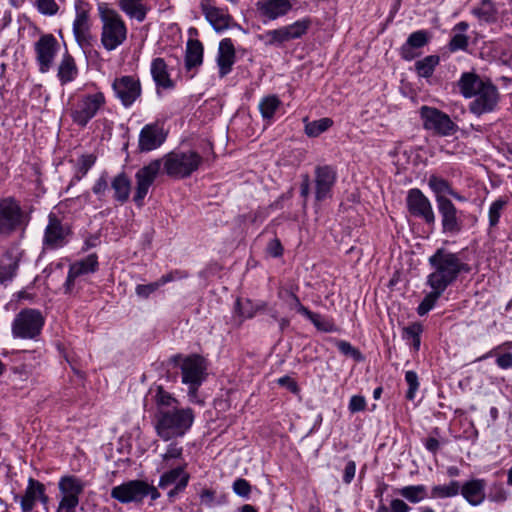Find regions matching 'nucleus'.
Returning a JSON list of instances; mask_svg holds the SVG:
<instances>
[{"label":"nucleus","mask_w":512,"mask_h":512,"mask_svg":"<svg viewBox=\"0 0 512 512\" xmlns=\"http://www.w3.org/2000/svg\"><path fill=\"white\" fill-rule=\"evenodd\" d=\"M440 63L438 55H428L421 60L415 62V71L419 77L430 78Z\"/></svg>","instance_id":"obj_46"},{"label":"nucleus","mask_w":512,"mask_h":512,"mask_svg":"<svg viewBox=\"0 0 512 512\" xmlns=\"http://www.w3.org/2000/svg\"><path fill=\"white\" fill-rule=\"evenodd\" d=\"M333 120L329 117H324L314 121H307L305 119V134L310 138H315L327 131L333 126Z\"/></svg>","instance_id":"obj_47"},{"label":"nucleus","mask_w":512,"mask_h":512,"mask_svg":"<svg viewBox=\"0 0 512 512\" xmlns=\"http://www.w3.org/2000/svg\"><path fill=\"white\" fill-rule=\"evenodd\" d=\"M151 75L158 88L173 89L174 81L171 79L168 66L161 57L154 58L151 62Z\"/></svg>","instance_id":"obj_32"},{"label":"nucleus","mask_w":512,"mask_h":512,"mask_svg":"<svg viewBox=\"0 0 512 512\" xmlns=\"http://www.w3.org/2000/svg\"><path fill=\"white\" fill-rule=\"evenodd\" d=\"M268 310V302L264 300H253L251 298L237 297L233 305V321L237 328L257 314Z\"/></svg>","instance_id":"obj_22"},{"label":"nucleus","mask_w":512,"mask_h":512,"mask_svg":"<svg viewBox=\"0 0 512 512\" xmlns=\"http://www.w3.org/2000/svg\"><path fill=\"white\" fill-rule=\"evenodd\" d=\"M72 234V227L63 223L55 213L50 212L42 238L43 248L46 250L61 249L69 243Z\"/></svg>","instance_id":"obj_13"},{"label":"nucleus","mask_w":512,"mask_h":512,"mask_svg":"<svg viewBox=\"0 0 512 512\" xmlns=\"http://www.w3.org/2000/svg\"><path fill=\"white\" fill-rule=\"evenodd\" d=\"M59 50V43L51 33L43 34L34 44L36 61L41 73H46L52 67Z\"/></svg>","instance_id":"obj_21"},{"label":"nucleus","mask_w":512,"mask_h":512,"mask_svg":"<svg viewBox=\"0 0 512 512\" xmlns=\"http://www.w3.org/2000/svg\"><path fill=\"white\" fill-rule=\"evenodd\" d=\"M441 218L442 233L446 235H458L465 227L464 212L458 210L451 200H441L437 205Z\"/></svg>","instance_id":"obj_19"},{"label":"nucleus","mask_w":512,"mask_h":512,"mask_svg":"<svg viewBox=\"0 0 512 512\" xmlns=\"http://www.w3.org/2000/svg\"><path fill=\"white\" fill-rule=\"evenodd\" d=\"M96 160L97 157L94 154H83L78 158L76 173L70 180L67 190L87 175L89 170L94 166Z\"/></svg>","instance_id":"obj_42"},{"label":"nucleus","mask_w":512,"mask_h":512,"mask_svg":"<svg viewBox=\"0 0 512 512\" xmlns=\"http://www.w3.org/2000/svg\"><path fill=\"white\" fill-rule=\"evenodd\" d=\"M335 345L340 353H342L344 356L351 357L355 362L360 363L365 360L363 353L358 348L354 347L350 342L336 339Z\"/></svg>","instance_id":"obj_52"},{"label":"nucleus","mask_w":512,"mask_h":512,"mask_svg":"<svg viewBox=\"0 0 512 512\" xmlns=\"http://www.w3.org/2000/svg\"><path fill=\"white\" fill-rule=\"evenodd\" d=\"M168 137L164 124L155 121L142 127L138 138V150L141 153L151 152L161 147Z\"/></svg>","instance_id":"obj_20"},{"label":"nucleus","mask_w":512,"mask_h":512,"mask_svg":"<svg viewBox=\"0 0 512 512\" xmlns=\"http://www.w3.org/2000/svg\"><path fill=\"white\" fill-rule=\"evenodd\" d=\"M311 17L307 16L299 19L289 25L282 26L274 30H267L258 38L264 42L266 46L281 47L284 43L301 39L305 36L312 26Z\"/></svg>","instance_id":"obj_10"},{"label":"nucleus","mask_w":512,"mask_h":512,"mask_svg":"<svg viewBox=\"0 0 512 512\" xmlns=\"http://www.w3.org/2000/svg\"><path fill=\"white\" fill-rule=\"evenodd\" d=\"M508 203L509 199L507 196L499 197L491 203L488 212L490 227H496L499 224L502 211L505 209Z\"/></svg>","instance_id":"obj_50"},{"label":"nucleus","mask_w":512,"mask_h":512,"mask_svg":"<svg viewBox=\"0 0 512 512\" xmlns=\"http://www.w3.org/2000/svg\"><path fill=\"white\" fill-rule=\"evenodd\" d=\"M102 23L100 41L107 51L116 50L127 40L128 28L121 15L106 3L98 5Z\"/></svg>","instance_id":"obj_4"},{"label":"nucleus","mask_w":512,"mask_h":512,"mask_svg":"<svg viewBox=\"0 0 512 512\" xmlns=\"http://www.w3.org/2000/svg\"><path fill=\"white\" fill-rule=\"evenodd\" d=\"M428 186L435 194L436 205H439L441 200H450L446 195H449L453 186L452 183L440 176L432 174L428 178Z\"/></svg>","instance_id":"obj_38"},{"label":"nucleus","mask_w":512,"mask_h":512,"mask_svg":"<svg viewBox=\"0 0 512 512\" xmlns=\"http://www.w3.org/2000/svg\"><path fill=\"white\" fill-rule=\"evenodd\" d=\"M187 463L174 467L166 472H164L159 479L158 486L160 488H166L174 483H176L184 474H188L186 469Z\"/></svg>","instance_id":"obj_51"},{"label":"nucleus","mask_w":512,"mask_h":512,"mask_svg":"<svg viewBox=\"0 0 512 512\" xmlns=\"http://www.w3.org/2000/svg\"><path fill=\"white\" fill-rule=\"evenodd\" d=\"M288 295L291 299V302L289 303L290 309H295L299 314L306 318L311 316L312 311L301 303L300 298L295 292L290 290Z\"/></svg>","instance_id":"obj_59"},{"label":"nucleus","mask_w":512,"mask_h":512,"mask_svg":"<svg viewBox=\"0 0 512 512\" xmlns=\"http://www.w3.org/2000/svg\"><path fill=\"white\" fill-rule=\"evenodd\" d=\"M337 180V173L330 165L315 168V199L322 202L332 196V188Z\"/></svg>","instance_id":"obj_25"},{"label":"nucleus","mask_w":512,"mask_h":512,"mask_svg":"<svg viewBox=\"0 0 512 512\" xmlns=\"http://www.w3.org/2000/svg\"><path fill=\"white\" fill-rule=\"evenodd\" d=\"M37 484H40V481H38L34 478L28 479L27 487H26L24 495L22 496L21 501H20V506H21L22 512H31L34 509V507L36 505L37 498H38L37 488H36Z\"/></svg>","instance_id":"obj_44"},{"label":"nucleus","mask_w":512,"mask_h":512,"mask_svg":"<svg viewBox=\"0 0 512 512\" xmlns=\"http://www.w3.org/2000/svg\"><path fill=\"white\" fill-rule=\"evenodd\" d=\"M33 206H23L15 196L0 198V238L24 234L32 220Z\"/></svg>","instance_id":"obj_2"},{"label":"nucleus","mask_w":512,"mask_h":512,"mask_svg":"<svg viewBox=\"0 0 512 512\" xmlns=\"http://www.w3.org/2000/svg\"><path fill=\"white\" fill-rule=\"evenodd\" d=\"M25 250L18 243L10 244L0 255V284L7 286L17 276Z\"/></svg>","instance_id":"obj_18"},{"label":"nucleus","mask_w":512,"mask_h":512,"mask_svg":"<svg viewBox=\"0 0 512 512\" xmlns=\"http://www.w3.org/2000/svg\"><path fill=\"white\" fill-rule=\"evenodd\" d=\"M508 496L509 493L505 489L504 484L502 482L495 481L490 485L486 497L490 502L502 504L507 501Z\"/></svg>","instance_id":"obj_53"},{"label":"nucleus","mask_w":512,"mask_h":512,"mask_svg":"<svg viewBox=\"0 0 512 512\" xmlns=\"http://www.w3.org/2000/svg\"><path fill=\"white\" fill-rule=\"evenodd\" d=\"M469 47V36L462 33H453L448 44L447 49L450 53L458 51H467Z\"/></svg>","instance_id":"obj_54"},{"label":"nucleus","mask_w":512,"mask_h":512,"mask_svg":"<svg viewBox=\"0 0 512 512\" xmlns=\"http://www.w3.org/2000/svg\"><path fill=\"white\" fill-rule=\"evenodd\" d=\"M181 381L188 387L187 395L191 403L203 405L199 398V388L206 381L208 373L207 360L200 354L193 353L184 357L180 364Z\"/></svg>","instance_id":"obj_5"},{"label":"nucleus","mask_w":512,"mask_h":512,"mask_svg":"<svg viewBox=\"0 0 512 512\" xmlns=\"http://www.w3.org/2000/svg\"><path fill=\"white\" fill-rule=\"evenodd\" d=\"M411 507L402 499H392L390 506L385 503H378L376 512H409Z\"/></svg>","instance_id":"obj_56"},{"label":"nucleus","mask_w":512,"mask_h":512,"mask_svg":"<svg viewBox=\"0 0 512 512\" xmlns=\"http://www.w3.org/2000/svg\"><path fill=\"white\" fill-rule=\"evenodd\" d=\"M45 319L38 309L20 310L12 322L11 331L14 338L36 340L43 329Z\"/></svg>","instance_id":"obj_9"},{"label":"nucleus","mask_w":512,"mask_h":512,"mask_svg":"<svg viewBox=\"0 0 512 512\" xmlns=\"http://www.w3.org/2000/svg\"><path fill=\"white\" fill-rule=\"evenodd\" d=\"M424 331V327L420 322H412L408 326L402 329V338L411 347V349L417 353L421 347V335Z\"/></svg>","instance_id":"obj_39"},{"label":"nucleus","mask_w":512,"mask_h":512,"mask_svg":"<svg viewBox=\"0 0 512 512\" xmlns=\"http://www.w3.org/2000/svg\"><path fill=\"white\" fill-rule=\"evenodd\" d=\"M142 481L140 479L129 480L111 489V498L122 504L142 503Z\"/></svg>","instance_id":"obj_27"},{"label":"nucleus","mask_w":512,"mask_h":512,"mask_svg":"<svg viewBox=\"0 0 512 512\" xmlns=\"http://www.w3.org/2000/svg\"><path fill=\"white\" fill-rule=\"evenodd\" d=\"M282 106V101L275 94L264 96L259 102V111L266 124H271L276 112Z\"/></svg>","instance_id":"obj_36"},{"label":"nucleus","mask_w":512,"mask_h":512,"mask_svg":"<svg viewBox=\"0 0 512 512\" xmlns=\"http://www.w3.org/2000/svg\"><path fill=\"white\" fill-rule=\"evenodd\" d=\"M485 488V479L473 478L460 484L459 493L471 506H479L486 498Z\"/></svg>","instance_id":"obj_29"},{"label":"nucleus","mask_w":512,"mask_h":512,"mask_svg":"<svg viewBox=\"0 0 512 512\" xmlns=\"http://www.w3.org/2000/svg\"><path fill=\"white\" fill-rule=\"evenodd\" d=\"M105 105L106 98L101 91L81 94L70 108V117L74 124L84 128Z\"/></svg>","instance_id":"obj_8"},{"label":"nucleus","mask_w":512,"mask_h":512,"mask_svg":"<svg viewBox=\"0 0 512 512\" xmlns=\"http://www.w3.org/2000/svg\"><path fill=\"white\" fill-rule=\"evenodd\" d=\"M86 487L85 482L76 475H63L58 481L61 494L56 512H76L80 496Z\"/></svg>","instance_id":"obj_12"},{"label":"nucleus","mask_w":512,"mask_h":512,"mask_svg":"<svg viewBox=\"0 0 512 512\" xmlns=\"http://www.w3.org/2000/svg\"><path fill=\"white\" fill-rule=\"evenodd\" d=\"M195 419L194 410L173 408L155 413V431L163 441L183 437L192 427Z\"/></svg>","instance_id":"obj_3"},{"label":"nucleus","mask_w":512,"mask_h":512,"mask_svg":"<svg viewBox=\"0 0 512 512\" xmlns=\"http://www.w3.org/2000/svg\"><path fill=\"white\" fill-rule=\"evenodd\" d=\"M75 19L73 22V34L80 46L90 45V4L84 0H75Z\"/></svg>","instance_id":"obj_23"},{"label":"nucleus","mask_w":512,"mask_h":512,"mask_svg":"<svg viewBox=\"0 0 512 512\" xmlns=\"http://www.w3.org/2000/svg\"><path fill=\"white\" fill-rule=\"evenodd\" d=\"M152 184L147 182H143L141 180H136V188L133 196V201L137 207H142L144 205V199L148 194L149 188Z\"/></svg>","instance_id":"obj_57"},{"label":"nucleus","mask_w":512,"mask_h":512,"mask_svg":"<svg viewBox=\"0 0 512 512\" xmlns=\"http://www.w3.org/2000/svg\"><path fill=\"white\" fill-rule=\"evenodd\" d=\"M367 403L366 399L362 395H353L350 398L349 404H348V410L351 413H357L362 412L366 409Z\"/></svg>","instance_id":"obj_63"},{"label":"nucleus","mask_w":512,"mask_h":512,"mask_svg":"<svg viewBox=\"0 0 512 512\" xmlns=\"http://www.w3.org/2000/svg\"><path fill=\"white\" fill-rule=\"evenodd\" d=\"M406 208L411 216L423 220L428 226L435 224V214L432 204L419 188L408 190Z\"/></svg>","instance_id":"obj_17"},{"label":"nucleus","mask_w":512,"mask_h":512,"mask_svg":"<svg viewBox=\"0 0 512 512\" xmlns=\"http://www.w3.org/2000/svg\"><path fill=\"white\" fill-rule=\"evenodd\" d=\"M307 319L311 321L318 331L325 333L339 331L338 326L331 317L322 316L321 314L312 311L311 316H308Z\"/></svg>","instance_id":"obj_48"},{"label":"nucleus","mask_w":512,"mask_h":512,"mask_svg":"<svg viewBox=\"0 0 512 512\" xmlns=\"http://www.w3.org/2000/svg\"><path fill=\"white\" fill-rule=\"evenodd\" d=\"M131 187V179L124 171L113 177L111 181L109 180L108 172L103 171L94 182L92 192L97 196L99 201H104L109 192V188H111L113 191V199L122 205L129 200Z\"/></svg>","instance_id":"obj_7"},{"label":"nucleus","mask_w":512,"mask_h":512,"mask_svg":"<svg viewBox=\"0 0 512 512\" xmlns=\"http://www.w3.org/2000/svg\"><path fill=\"white\" fill-rule=\"evenodd\" d=\"M471 13L479 20L492 24L497 20V8L492 0H481L479 5L474 7Z\"/></svg>","instance_id":"obj_41"},{"label":"nucleus","mask_w":512,"mask_h":512,"mask_svg":"<svg viewBox=\"0 0 512 512\" xmlns=\"http://www.w3.org/2000/svg\"><path fill=\"white\" fill-rule=\"evenodd\" d=\"M488 77H481L475 71H467L463 72L456 83V86L459 90V93L465 99H472L477 90H479L483 85H485L486 81L489 80Z\"/></svg>","instance_id":"obj_31"},{"label":"nucleus","mask_w":512,"mask_h":512,"mask_svg":"<svg viewBox=\"0 0 512 512\" xmlns=\"http://www.w3.org/2000/svg\"><path fill=\"white\" fill-rule=\"evenodd\" d=\"M233 491L235 494H237L240 497L243 498H249V495L251 493V485L250 483L244 479V478H237L233 482Z\"/></svg>","instance_id":"obj_61"},{"label":"nucleus","mask_w":512,"mask_h":512,"mask_svg":"<svg viewBox=\"0 0 512 512\" xmlns=\"http://www.w3.org/2000/svg\"><path fill=\"white\" fill-rule=\"evenodd\" d=\"M190 481V474H184L167 493L168 499L173 501L180 493L184 492Z\"/></svg>","instance_id":"obj_62"},{"label":"nucleus","mask_w":512,"mask_h":512,"mask_svg":"<svg viewBox=\"0 0 512 512\" xmlns=\"http://www.w3.org/2000/svg\"><path fill=\"white\" fill-rule=\"evenodd\" d=\"M150 394L157 407L156 412L167 411L173 408H177L179 401L168 391H166L162 385H156L150 388Z\"/></svg>","instance_id":"obj_35"},{"label":"nucleus","mask_w":512,"mask_h":512,"mask_svg":"<svg viewBox=\"0 0 512 512\" xmlns=\"http://www.w3.org/2000/svg\"><path fill=\"white\" fill-rule=\"evenodd\" d=\"M395 493L402 496L410 503H418L428 497L427 488L424 485H409L395 489Z\"/></svg>","instance_id":"obj_45"},{"label":"nucleus","mask_w":512,"mask_h":512,"mask_svg":"<svg viewBox=\"0 0 512 512\" xmlns=\"http://www.w3.org/2000/svg\"><path fill=\"white\" fill-rule=\"evenodd\" d=\"M256 9L266 23L285 16L292 9V4L290 0H259Z\"/></svg>","instance_id":"obj_28"},{"label":"nucleus","mask_w":512,"mask_h":512,"mask_svg":"<svg viewBox=\"0 0 512 512\" xmlns=\"http://www.w3.org/2000/svg\"><path fill=\"white\" fill-rule=\"evenodd\" d=\"M204 47L200 40L189 39L187 41L186 53H185V68L187 71L193 68L199 67L203 63Z\"/></svg>","instance_id":"obj_34"},{"label":"nucleus","mask_w":512,"mask_h":512,"mask_svg":"<svg viewBox=\"0 0 512 512\" xmlns=\"http://www.w3.org/2000/svg\"><path fill=\"white\" fill-rule=\"evenodd\" d=\"M422 126L426 131H430L433 135L440 137H448L454 135L459 127L444 111L423 105L419 109Z\"/></svg>","instance_id":"obj_11"},{"label":"nucleus","mask_w":512,"mask_h":512,"mask_svg":"<svg viewBox=\"0 0 512 512\" xmlns=\"http://www.w3.org/2000/svg\"><path fill=\"white\" fill-rule=\"evenodd\" d=\"M78 74L75 60L67 51L62 57L58 67L57 77L62 85L72 82Z\"/></svg>","instance_id":"obj_37"},{"label":"nucleus","mask_w":512,"mask_h":512,"mask_svg":"<svg viewBox=\"0 0 512 512\" xmlns=\"http://www.w3.org/2000/svg\"><path fill=\"white\" fill-rule=\"evenodd\" d=\"M432 34L426 29L411 33L405 43L399 48V55L405 61H412L421 55L420 49L428 45Z\"/></svg>","instance_id":"obj_26"},{"label":"nucleus","mask_w":512,"mask_h":512,"mask_svg":"<svg viewBox=\"0 0 512 512\" xmlns=\"http://www.w3.org/2000/svg\"><path fill=\"white\" fill-rule=\"evenodd\" d=\"M119 9L130 19L143 22L150 8L142 0H116Z\"/></svg>","instance_id":"obj_33"},{"label":"nucleus","mask_w":512,"mask_h":512,"mask_svg":"<svg viewBox=\"0 0 512 512\" xmlns=\"http://www.w3.org/2000/svg\"><path fill=\"white\" fill-rule=\"evenodd\" d=\"M36 6L41 14L48 16L55 15L59 10L55 0H36Z\"/></svg>","instance_id":"obj_58"},{"label":"nucleus","mask_w":512,"mask_h":512,"mask_svg":"<svg viewBox=\"0 0 512 512\" xmlns=\"http://www.w3.org/2000/svg\"><path fill=\"white\" fill-rule=\"evenodd\" d=\"M428 261L434 271L428 275L427 280L438 284L442 289L452 285L461 273H470L472 270L469 264L461 261L457 253L443 247L438 248Z\"/></svg>","instance_id":"obj_1"},{"label":"nucleus","mask_w":512,"mask_h":512,"mask_svg":"<svg viewBox=\"0 0 512 512\" xmlns=\"http://www.w3.org/2000/svg\"><path fill=\"white\" fill-rule=\"evenodd\" d=\"M183 455V448L177 446L176 443L168 445L166 452L162 455V459L168 462L170 459H180Z\"/></svg>","instance_id":"obj_64"},{"label":"nucleus","mask_w":512,"mask_h":512,"mask_svg":"<svg viewBox=\"0 0 512 512\" xmlns=\"http://www.w3.org/2000/svg\"><path fill=\"white\" fill-rule=\"evenodd\" d=\"M236 61L235 47L230 38H224L219 43L217 65L219 76L224 77L232 71Z\"/></svg>","instance_id":"obj_30"},{"label":"nucleus","mask_w":512,"mask_h":512,"mask_svg":"<svg viewBox=\"0 0 512 512\" xmlns=\"http://www.w3.org/2000/svg\"><path fill=\"white\" fill-rule=\"evenodd\" d=\"M99 270L98 255L91 253L85 258L77 260L69 265L68 274L63 284L65 295H75L78 293L76 285L78 279L83 275L93 274Z\"/></svg>","instance_id":"obj_15"},{"label":"nucleus","mask_w":512,"mask_h":512,"mask_svg":"<svg viewBox=\"0 0 512 512\" xmlns=\"http://www.w3.org/2000/svg\"><path fill=\"white\" fill-rule=\"evenodd\" d=\"M160 160L165 175L173 179H186L199 169L203 157L194 150H173Z\"/></svg>","instance_id":"obj_6"},{"label":"nucleus","mask_w":512,"mask_h":512,"mask_svg":"<svg viewBox=\"0 0 512 512\" xmlns=\"http://www.w3.org/2000/svg\"><path fill=\"white\" fill-rule=\"evenodd\" d=\"M162 160L160 158L150 161L147 165L140 168L135 174V180H141L149 184L154 183L160 173Z\"/></svg>","instance_id":"obj_43"},{"label":"nucleus","mask_w":512,"mask_h":512,"mask_svg":"<svg viewBox=\"0 0 512 512\" xmlns=\"http://www.w3.org/2000/svg\"><path fill=\"white\" fill-rule=\"evenodd\" d=\"M459 491V481L451 480L448 484L433 486L431 488V497L439 499L451 498L457 496Z\"/></svg>","instance_id":"obj_49"},{"label":"nucleus","mask_w":512,"mask_h":512,"mask_svg":"<svg viewBox=\"0 0 512 512\" xmlns=\"http://www.w3.org/2000/svg\"><path fill=\"white\" fill-rule=\"evenodd\" d=\"M405 382L408 385V389L405 393V398L408 401H414L416 393L420 387L418 374L413 370L406 371Z\"/></svg>","instance_id":"obj_55"},{"label":"nucleus","mask_w":512,"mask_h":512,"mask_svg":"<svg viewBox=\"0 0 512 512\" xmlns=\"http://www.w3.org/2000/svg\"><path fill=\"white\" fill-rule=\"evenodd\" d=\"M112 90L126 108L131 107L142 95L140 79L135 75L116 77L112 82Z\"/></svg>","instance_id":"obj_16"},{"label":"nucleus","mask_w":512,"mask_h":512,"mask_svg":"<svg viewBox=\"0 0 512 512\" xmlns=\"http://www.w3.org/2000/svg\"><path fill=\"white\" fill-rule=\"evenodd\" d=\"M472 99L468 104V110L471 114L480 117L493 113L499 108L501 95L498 87L489 79L477 90Z\"/></svg>","instance_id":"obj_14"},{"label":"nucleus","mask_w":512,"mask_h":512,"mask_svg":"<svg viewBox=\"0 0 512 512\" xmlns=\"http://www.w3.org/2000/svg\"><path fill=\"white\" fill-rule=\"evenodd\" d=\"M158 281H154L148 284H138L135 288V292L138 297L147 299L151 294L156 292L160 288Z\"/></svg>","instance_id":"obj_60"},{"label":"nucleus","mask_w":512,"mask_h":512,"mask_svg":"<svg viewBox=\"0 0 512 512\" xmlns=\"http://www.w3.org/2000/svg\"><path fill=\"white\" fill-rule=\"evenodd\" d=\"M200 9L216 32H222L232 26L233 17L228 9L217 7L215 0H201Z\"/></svg>","instance_id":"obj_24"},{"label":"nucleus","mask_w":512,"mask_h":512,"mask_svg":"<svg viewBox=\"0 0 512 512\" xmlns=\"http://www.w3.org/2000/svg\"><path fill=\"white\" fill-rule=\"evenodd\" d=\"M427 285L430 286V288L432 289L431 292H429L424 298L423 300L420 302V304L418 305L416 311H417V314L419 316H424L426 315L430 310H432L435 305H436V302L437 300L441 297V295L444 293V291L446 289H442L441 286H439L438 284H435L433 282H428L427 281Z\"/></svg>","instance_id":"obj_40"}]
</instances>
